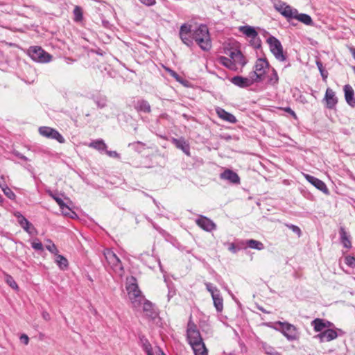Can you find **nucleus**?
Listing matches in <instances>:
<instances>
[{"label": "nucleus", "mask_w": 355, "mask_h": 355, "mask_svg": "<svg viewBox=\"0 0 355 355\" xmlns=\"http://www.w3.org/2000/svg\"><path fill=\"white\" fill-rule=\"evenodd\" d=\"M179 36L182 43L188 47H192L195 42L204 51H209L211 49V36L206 24H201L193 29L191 24L184 23L180 28Z\"/></svg>", "instance_id": "1"}, {"label": "nucleus", "mask_w": 355, "mask_h": 355, "mask_svg": "<svg viewBox=\"0 0 355 355\" xmlns=\"http://www.w3.org/2000/svg\"><path fill=\"white\" fill-rule=\"evenodd\" d=\"M125 288L132 306L139 307L144 300V296L139 288L136 277L131 276L127 278Z\"/></svg>", "instance_id": "2"}, {"label": "nucleus", "mask_w": 355, "mask_h": 355, "mask_svg": "<svg viewBox=\"0 0 355 355\" xmlns=\"http://www.w3.org/2000/svg\"><path fill=\"white\" fill-rule=\"evenodd\" d=\"M266 325L281 332L288 341L297 340L299 338L297 327L288 322L276 321L266 323Z\"/></svg>", "instance_id": "3"}, {"label": "nucleus", "mask_w": 355, "mask_h": 355, "mask_svg": "<svg viewBox=\"0 0 355 355\" xmlns=\"http://www.w3.org/2000/svg\"><path fill=\"white\" fill-rule=\"evenodd\" d=\"M186 336L187 340L190 345H196V343L203 342L200 331L193 321L191 315L187 323Z\"/></svg>", "instance_id": "4"}, {"label": "nucleus", "mask_w": 355, "mask_h": 355, "mask_svg": "<svg viewBox=\"0 0 355 355\" xmlns=\"http://www.w3.org/2000/svg\"><path fill=\"white\" fill-rule=\"evenodd\" d=\"M269 66L266 58H258L257 60L254 67V70L250 73L257 83L264 80L266 69L269 68Z\"/></svg>", "instance_id": "5"}, {"label": "nucleus", "mask_w": 355, "mask_h": 355, "mask_svg": "<svg viewBox=\"0 0 355 355\" xmlns=\"http://www.w3.org/2000/svg\"><path fill=\"white\" fill-rule=\"evenodd\" d=\"M207 291L211 294L214 306L218 313H221L223 310V298L219 289L210 282H205Z\"/></svg>", "instance_id": "6"}, {"label": "nucleus", "mask_w": 355, "mask_h": 355, "mask_svg": "<svg viewBox=\"0 0 355 355\" xmlns=\"http://www.w3.org/2000/svg\"><path fill=\"white\" fill-rule=\"evenodd\" d=\"M267 42L269 45L271 53L274 55L277 60L281 62L286 60L287 57L284 53L283 46L277 38L270 35L269 37H268Z\"/></svg>", "instance_id": "7"}, {"label": "nucleus", "mask_w": 355, "mask_h": 355, "mask_svg": "<svg viewBox=\"0 0 355 355\" xmlns=\"http://www.w3.org/2000/svg\"><path fill=\"white\" fill-rule=\"evenodd\" d=\"M31 58L37 62L46 63L51 61L52 56L40 46H31L28 49Z\"/></svg>", "instance_id": "8"}, {"label": "nucleus", "mask_w": 355, "mask_h": 355, "mask_svg": "<svg viewBox=\"0 0 355 355\" xmlns=\"http://www.w3.org/2000/svg\"><path fill=\"white\" fill-rule=\"evenodd\" d=\"M39 132L43 137L49 139H52L58 141L60 144L65 142V139L63 136L55 129L47 127L42 126L39 128Z\"/></svg>", "instance_id": "9"}, {"label": "nucleus", "mask_w": 355, "mask_h": 355, "mask_svg": "<svg viewBox=\"0 0 355 355\" xmlns=\"http://www.w3.org/2000/svg\"><path fill=\"white\" fill-rule=\"evenodd\" d=\"M230 81L232 84L241 88H246L252 85L254 83H257L250 73H249L248 77L240 76H234L231 78Z\"/></svg>", "instance_id": "10"}, {"label": "nucleus", "mask_w": 355, "mask_h": 355, "mask_svg": "<svg viewBox=\"0 0 355 355\" xmlns=\"http://www.w3.org/2000/svg\"><path fill=\"white\" fill-rule=\"evenodd\" d=\"M13 215L17 219V222L21 227L29 234H32L35 228L31 223H30L26 218H25L19 211H16Z\"/></svg>", "instance_id": "11"}, {"label": "nucleus", "mask_w": 355, "mask_h": 355, "mask_svg": "<svg viewBox=\"0 0 355 355\" xmlns=\"http://www.w3.org/2000/svg\"><path fill=\"white\" fill-rule=\"evenodd\" d=\"M196 223L207 232H211L216 228V224L210 218L202 215L199 216L196 220Z\"/></svg>", "instance_id": "12"}, {"label": "nucleus", "mask_w": 355, "mask_h": 355, "mask_svg": "<svg viewBox=\"0 0 355 355\" xmlns=\"http://www.w3.org/2000/svg\"><path fill=\"white\" fill-rule=\"evenodd\" d=\"M338 336V334L336 330L333 329H327L322 332L317 334L315 337L318 338L320 343L324 341L329 342L336 339Z\"/></svg>", "instance_id": "13"}, {"label": "nucleus", "mask_w": 355, "mask_h": 355, "mask_svg": "<svg viewBox=\"0 0 355 355\" xmlns=\"http://www.w3.org/2000/svg\"><path fill=\"white\" fill-rule=\"evenodd\" d=\"M305 178L309 182L313 184L318 190L322 191L324 193H329V189L327 185L321 180L309 174L305 175Z\"/></svg>", "instance_id": "14"}, {"label": "nucleus", "mask_w": 355, "mask_h": 355, "mask_svg": "<svg viewBox=\"0 0 355 355\" xmlns=\"http://www.w3.org/2000/svg\"><path fill=\"white\" fill-rule=\"evenodd\" d=\"M324 99L326 101L327 108L333 110L336 107L338 103V98L336 96V94L333 89L330 88L327 89Z\"/></svg>", "instance_id": "15"}, {"label": "nucleus", "mask_w": 355, "mask_h": 355, "mask_svg": "<svg viewBox=\"0 0 355 355\" xmlns=\"http://www.w3.org/2000/svg\"><path fill=\"white\" fill-rule=\"evenodd\" d=\"M345 99L346 103L351 107H355V94L352 87L350 85H345L343 87Z\"/></svg>", "instance_id": "16"}, {"label": "nucleus", "mask_w": 355, "mask_h": 355, "mask_svg": "<svg viewBox=\"0 0 355 355\" xmlns=\"http://www.w3.org/2000/svg\"><path fill=\"white\" fill-rule=\"evenodd\" d=\"M220 178L223 180H228L232 184L240 183V178L239 175L230 169H225L223 173H220Z\"/></svg>", "instance_id": "17"}, {"label": "nucleus", "mask_w": 355, "mask_h": 355, "mask_svg": "<svg viewBox=\"0 0 355 355\" xmlns=\"http://www.w3.org/2000/svg\"><path fill=\"white\" fill-rule=\"evenodd\" d=\"M340 241L344 248L350 249L352 247L351 242V236L348 232H346L343 226L339 228Z\"/></svg>", "instance_id": "18"}, {"label": "nucleus", "mask_w": 355, "mask_h": 355, "mask_svg": "<svg viewBox=\"0 0 355 355\" xmlns=\"http://www.w3.org/2000/svg\"><path fill=\"white\" fill-rule=\"evenodd\" d=\"M172 143L176 148L182 150L187 155L190 156V145L183 137L179 139L173 138Z\"/></svg>", "instance_id": "19"}, {"label": "nucleus", "mask_w": 355, "mask_h": 355, "mask_svg": "<svg viewBox=\"0 0 355 355\" xmlns=\"http://www.w3.org/2000/svg\"><path fill=\"white\" fill-rule=\"evenodd\" d=\"M134 107L138 112L149 114L151 112V106L145 99L137 100L134 105Z\"/></svg>", "instance_id": "20"}, {"label": "nucleus", "mask_w": 355, "mask_h": 355, "mask_svg": "<svg viewBox=\"0 0 355 355\" xmlns=\"http://www.w3.org/2000/svg\"><path fill=\"white\" fill-rule=\"evenodd\" d=\"M216 112L218 116L220 119H223V121H225L231 123H236L237 121L235 116H234L232 114L227 112L223 108L217 107L216 109Z\"/></svg>", "instance_id": "21"}, {"label": "nucleus", "mask_w": 355, "mask_h": 355, "mask_svg": "<svg viewBox=\"0 0 355 355\" xmlns=\"http://www.w3.org/2000/svg\"><path fill=\"white\" fill-rule=\"evenodd\" d=\"M112 271L120 277H123L125 272L121 260L114 253H112Z\"/></svg>", "instance_id": "22"}, {"label": "nucleus", "mask_w": 355, "mask_h": 355, "mask_svg": "<svg viewBox=\"0 0 355 355\" xmlns=\"http://www.w3.org/2000/svg\"><path fill=\"white\" fill-rule=\"evenodd\" d=\"M88 146L94 148L100 153L105 152L107 155L111 156V151L107 150V146L102 139L92 141L88 144Z\"/></svg>", "instance_id": "23"}, {"label": "nucleus", "mask_w": 355, "mask_h": 355, "mask_svg": "<svg viewBox=\"0 0 355 355\" xmlns=\"http://www.w3.org/2000/svg\"><path fill=\"white\" fill-rule=\"evenodd\" d=\"M143 311L146 316L153 319L156 317L157 313L155 310L154 305L149 300H143Z\"/></svg>", "instance_id": "24"}, {"label": "nucleus", "mask_w": 355, "mask_h": 355, "mask_svg": "<svg viewBox=\"0 0 355 355\" xmlns=\"http://www.w3.org/2000/svg\"><path fill=\"white\" fill-rule=\"evenodd\" d=\"M194 355H208V349H207L204 342L198 343L196 345H191Z\"/></svg>", "instance_id": "25"}, {"label": "nucleus", "mask_w": 355, "mask_h": 355, "mask_svg": "<svg viewBox=\"0 0 355 355\" xmlns=\"http://www.w3.org/2000/svg\"><path fill=\"white\" fill-rule=\"evenodd\" d=\"M297 10L293 8L291 6L287 5L284 8V11L282 12V15L287 19L288 21H291V19H295V15H297Z\"/></svg>", "instance_id": "26"}, {"label": "nucleus", "mask_w": 355, "mask_h": 355, "mask_svg": "<svg viewBox=\"0 0 355 355\" xmlns=\"http://www.w3.org/2000/svg\"><path fill=\"white\" fill-rule=\"evenodd\" d=\"M297 10L293 8L291 6L287 5L284 8V11L282 12V15L287 19L288 21H291V19H295V15H297Z\"/></svg>", "instance_id": "27"}, {"label": "nucleus", "mask_w": 355, "mask_h": 355, "mask_svg": "<svg viewBox=\"0 0 355 355\" xmlns=\"http://www.w3.org/2000/svg\"><path fill=\"white\" fill-rule=\"evenodd\" d=\"M218 62L223 65L224 67H227V69L230 70H235L236 69V66L231 59L225 57V56H219L217 58Z\"/></svg>", "instance_id": "28"}, {"label": "nucleus", "mask_w": 355, "mask_h": 355, "mask_svg": "<svg viewBox=\"0 0 355 355\" xmlns=\"http://www.w3.org/2000/svg\"><path fill=\"white\" fill-rule=\"evenodd\" d=\"M239 30L241 33H242L248 37L257 36L258 33L252 26L248 25L242 26L239 28Z\"/></svg>", "instance_id": "29"}, {"label": "nucleus", "mask_w": 355, "mask_h": 355, "mask_svg": "<svg viewBox=\"0 0 355 355\" xmlns=\"http://www.w3.org/2000/svg\"><path fill=\"white\" fill-rule=\"evenodd\" d=\"M311 324L315 332L321 333L324 331L325 325L324 319L315 318L311 321Z\"/></svg>", "instance_id": "30"}, {"label": "nucleus", "mask_w": 355, "mask_h": 355, "mask_svg": "<svg viewBox=\"0 0 355 355\" xmlns=\"http://www.w3.org/2000/svg\"><path fill=\"white\" fill-rule=\"evenodd\" d=\"M55 256V261L59 268L62 270H67L69 266L68 260L61 254H58Z\"/></svg>", "instance_id": "31"}, {"label": "nucleus", "mask_w": 355, "mask_h": 355, "mask_svg": "<svg viewBox=\"0 0 355 355\" xmlns=\"http://www.w3.org/2000/svg\"><path fill=\"white\" fill-rule=\"evenodd\" d=\"M245 244L250 248L261 250L264 248V245L259 241L248 239L245 241Z\"/></svg>", "instance_id": "32"}, {"label": "nucleus", "mask_w": 355, "mask_h": 355, "mask_svg": "<svg viewBox=\"0 0 355 355\" xmlns=\"http://www.w3.org/2000/svg\"><path fill=\"white\" fill-rule=\"evenodd\" d=\"M295 19L306 25H312L313 24L311 16L305 13H298L297 12V15H295Z\"/></svg>", "instance_id": "33"}, {"label": "nucleus", "mask_w": 355, "mask_h": 355, "mask_svg": "<svg viewBox=\"0 0 355 355\" xmlns=\"http://www.w3.org/2000/svg\"><path fill=\"white\" fill-rule=\"evenodd\" d=\"M73 21L76 22H81L83 19V8L79 6H76L73 11Z\"/></svg>", "instance_id": "34"}, {"label": "nucleus", "mask_w": 355, "mask_h": 355, "mask_svg": "<svg viewBox=\"0 0 355 355\" xmlns=\"http://www.w3.org/2000/svg\"><path fill=\"white\" fill-rule=\"evenodd\" d=\"M139 340L141 343L142 349L145 351L146 354L153 352V347L151 344L144 336H140Z\"/></svg>", "instance_id": "35"}, {"label": "nucleus", "mask_w": 355, "mask_h": 355, "mask_svg": "<svg viewBox=\"0 0 355 355\" xmlns=\"http://www.w3.org/2000/svg\"><path fill=\"white\" fill-rule=\"evenodd\" d=\"M49 195H50L51 197H52V198L53 200H55V201L58 203V205H59L60 208L62 211H64V209H67L71 211L70 208L64 203V202L63 201V200L61 198H60L59 196H58L55 194H53L52 192H50Z\"/></svg>", "instance_id": "36"}, {"label": "nucleus", "mask_w": 355, "mask_h": 355, "mask_svg": "<svg viewBox=\"0 0 355 355\" xmlns=\"http://www.w3.org/2000/svg\"><path fill=\"white\" fill-rule=\"evenodd\" d=\"M237 56L234 58L235 64H239L241 67H244L247 64V60L241 51H236Z\"/></svg>", "instance_id": "37"}, {"label": "nucleus", "mask_w": 355, "mask_h": 355, "mask_svg": "<svg viewBox=\"0 0 355 355\" xmlns=\"http://www.w3.org/2000/svg\"><path fill=\"white\" fill-rule=\"evenodd\" d=\"M5 280L6 282L14 290L17 291L19 289V286L17 282L15 281L14 278L11 275L6 274Z\"/></svg>", "instance_id": "38"}, {"label": "nucleus", "mask_w": 355, "mask_h": 355, "mask_svg": "<svg viewBox=\"0 0 355 355\" xmlns=\"http://www.w3.org/2000/svg\"><path fill=\"white\" fill-rule=\"evenodd\" d=\"M135 151L141 153L146 148V144L141 141H135L129 144Z\"/></svg>", "instance_id": "39"}, {"label": "nucleus", "mask_w": 355, "mask_h": 355, "mask_svg": "<svg viewBox=\"0 0 355 355\" xmlns=\"http://www.w3.org/2000/svg\"><path fill=\"white\" fill-rule=\"evenodd\" d=\"M250 44L255 49H258L261 46V40L259 35L250 37Z\"/></svg>", "instance_id": "40"}, {"label": "nucleus", "mask_w": 355, "mask_h": 355, "mask_svg": "<svg viewBox=\"0 0 355 355\" xmlns=\"http://www.w3.org/2000/svg\"><path fill=\"white\" fill-rule=\"evenodd\" d=\"M268 82L270 85H275L279 82V76L278 74L275 69H272V74L269 77Z\"/></svg>", "instance_id": "41"}, {"label": "nucleus", "mask_w": 355, "mask_h": 355, "mask_svg": "<svg viewBox=\"0 0 355 355\" xmlns=\"http://www.w3.org/2000/svg\"><path fill=\"white\" fill-rule=\"evenodd\" d=\"M316 65L318 67V69L321 74V76L322 77L323 80H326L328 76V72L324 69L323 67L322 63L320 60L316 61Z\"/></svg>", "instance_id": "42"}, {"label": "nucleus", "mask_w": 355, "mask_h": 355, "mask_svg": "<svg viewBox=\"0 0 355 355\" xmlns=\"http://www.w3.org/2000/svg\"><path fill=\"white\" fill-rule=\"evenodd\" d=\"M31 247L36 251H43L44 246L38 239H35L31 242Z\"/></svg>", "instance_id": "43"}, {"label": "nucleus", "mask_w": 355, "mask_h": 355, "mask_svg": "<svg viewBox=\"0 0 355 355\" xmlns=\"http://www.w3.org/2000/svg\"><path fill=\"white\" fill-rule=\"evenodd\" d=\"M345 263L351 268H355V257L352 255L345 257Z\"/></svg>", "instance_id": "44"}, {"label": "nucleus", "mask_w": 355, "mask_h": 355, "mask_svg": "<svg viewBox=\"0 0 355 355\" xmlns=\"http://www.w3.org/2000/svg\"><path fill=\"white\" fill-rule=\"evenodd\" d=\"M285 225L288 229L291 230L295 234H296L298 237H300L302 236V231L298 226L293 225V224H288V223H286Z\"/></svg>", "instance_id": "45"}, {"label": "nucleus", "mask_w": 355, "mask_h": 355, "mask_svg": "<svg viewBox=\"0 0 355 355\" xmlns=\"http://www.w3.org/2000/svg\"><path fill=\"white\" fill-rule=\"evenodd\" d=\"M49 244L46 245V248L52 254L55 255L58 254V250L55 245L51 241H49Z\"/></svg>", "instance_id": "46"}, {"label": "nucleus", "mask_w": 355, "mask_h": 355, "mask_svg": "<svg viewBox=\"0 0 355 355\" xmlns=\"http://www.w3.org/2000/svg\"><path fill=\"white\" fill-rule=\"evenodd\" d=\"M4 194L10 199L13 200L15 198L16 196L15 193L8 187H6L3 189Z\"/></svg>", "instance_id": "47"}, {"label": "nucleus", "mask_w": 355, "mask_h": 355, "mask_svg": "<svg viewBox=\"0 0 355 355\" xmlns=\"http://www.w3.org/2000/svg\"><path fill=\"white\" fill-rule=\"evenodd\" d=\"M166 71L168 72V73L174 78L177 81L182 83V78L178 74L177 72H175L174 70L171 69L169 68L166 69Z\"/></svg>", "instance_id": "48"}, {"label": "nucleus", "mask_w": 355, "mask_h": 355, "mask_svg": "<svg viewBox=\"0 0 355 355\" xmlns=\"http://www.w3.org/2000/svg\"><path fill=\"white\" fill-rule=\"evenodd\" d=\"M287 6V4L286 3H282L279 5H275V8L276 10H277L279 13L282 14V12L284 11V8Z\"/></svg>", "instance_id": "49"}, {"label": "nucleus", "mask_w": 355, "mask_h": 355, "mask_svg": "<svg viewBox=\"0 0 355 355\" xmlns=\"http://www.w3.org/2000/svg\"><path fill=\"white\" fill-rule=\"evenodd\" d=\"M139 1L141 3H142L143 4L148 6H151L156 3V0H139Z\"/></svg>", "instance_id": "50"}, {"label": "nucleus", "mask_w": 355, "mask_h": 355, "mask_svg": "<svg viewBox=\"0 0 355 355\" xmlns=\"http://www.w3.org/2000/svg\"><path fill=\"white\" fill-rule=\"evenodd\" d=\"M20 340L21 343H23L24 345H28L29 342V338L26 334H21L20 338Z\"/></svg>", "instance_id": "51"}, {"label": "nucleus", "mask_w": 355, "mask_h": 355, "mask_svg": "<svg viewBox=\"0 0 355 355\" xmlns=\"http://www.w3.org/2000/svg\"><path fill=\"white\" fill-rule=\"evenodd\" d=\"M284 110L286 112L291 114L294 119H297V115H296L295 112L290 107H284Z\"/></svg>", "instance_id": "52"}, {"label": "nucleus", "mask_w": 355, "mask_h": 355, "mask_svg": "<svg viewBox=\"0 0 355 355\" xmlns=\"http://www.w3.org/2000/svg\"><path fill=\"white\" fill-rule=\"evenodd\" d=\"M228 249L230 251L232 252L233 253H236L239 250V248H238L234 243H231L229 244Z\"/></svg>", "instance_id": "53"}, {"label": "nucleus", "mask_w": 355, "mask_h": 355, "mask_svg": "<svg viewBox=\"0 0 355 355\" xmlns=\"http://www.w3.org/2000/svg\"><path fill=\"white\" fill-rule=\"evenodd\" d=\"M13 153L16 157H19L21 159H23L24 161L28 160L27 157L24 156V155H22L21 153H19L18 151H15Z\"/></svg>", "instance_id": "54"}, {"label": "nucleus", "mask_w": 355, "mask_h": 355, "mask_svg": "<svg viewBox=\"0 0 355 355\" xmlns=\"http://www.w3.org/2000/svg\"><path fill=\"white\" fill-rule=\"evenodd\" d=\"M238 51V49H234V51L230 52L229 56L230 57V59H231L232 61H234V58L237 56L236 51Z\"/></svg>", "instance_id": "55"}, {"label": "nucleus", "mask_w": 355, "mask_h": 355, "mask_svg": "<svg viewBox=\"0 0 355 355\" xmlns=\"http://www.w3.org/2000/svg\"><path fill=\"white\" fill-rule=\"evenodd\" d=\"M42 315V318L46 321H49L51 319L49 313L46 311H43Z\"/></svg>", "instance_id": "56"}, {"label": "nucleus", "mask_w": 355, "mask_h": 355, "mask_svg": "<svg viewBox=\"0 0 355 355\" xmlns=\"http://www.w3.org/2000/svg\"><path fill=\"white\" fill-rule=\"evenodd\" d=\"M324 325L325 329H331V327L334 326V324L330 321L324 320Z\"/></svg>", "instance_id": "57"}, {"label": "nucleus", "mask_w": 355, "mask_h": 355, "mask_svg": "<svg viewBox=\"0 0 355 355\" xmlns=\"http://www.w3.org/2000/svg\"><path fill=\"white\" fill-rule=\"evenodd\" d=\"M96 103L99 107H103L105 105V102L104 100L96 101Z\"/></svg>", "instance_id": "58"}, {"label": "nucleus", "mask_w": 355, "mask_h": 355, "mask_svg": "<svg viewBox=\"0 0 355 355\" xmlns=\"http://www.w3.org/2000/svg\"><path fill=\"white\" fill-rule=\"evenodd\" d=\"M268 355H281V354L277 351L271 350L270 352H267Z\"/></svg>", "instance_id": "59"}, {"label": "nucleus", "mask_w": 355, "mask_h": 355, "mask_svg": "<svg viewBox=\"0 0 355 355\" xmlns=\"http://www.w3.org/2000/svg\"><path fill=\"white\" fill-rule=\"evenodd\" d=\"M349 51H350V53H352L353 58L355 60V48L354 47L349 48Z\"/></svg>", "instance_id": "60"}, {"label": "nucleus", "mask_w": 355, "mask_h": 355, "mask_svg": "<svg viewBox=\"0 0 355 355\" xmlns=\"http://www.w3.org/2000/svg\"><path fill=\"white\" fill-rule=\"evenodd\" d=\"M110 252H111V251H110V250H109V249H106V250H105V252H104V256H105V257L106 259H107V255H109V254H110Z\"/></svg>", "instance_id": "61"}, {"label": "nucleus", "mask_w": 355, "mask_h": 355, "mask_svg": "<svg viewBox=\"0 0 355 355\" xmlns=\"http://www.w3.org/2000/svg\"><path fill=\"white\" fill-rule=\"evenodd\" d=\"M259 309L263 312V313H270V311H266V309H264L263 307H259Z\"/></svg>", "instance_id": "62"}, {"label": "nucleus", "mask_w": 355, "mask_h": 355, "mask_svg": "<svg viewBox=\"0 0 355 355\" xmlns=\"http://www.w3.org/2000/svg\"><path fill=\"white\" fill-rule=\"evenodd\" d=\"M119 157V154L116 151H113L112 150V157H117L118 158Z\"/></svg>", "instance_id": "63"}, {"label": "nucleus", "mask_w": 355, "mask_h": 355, "mask_svg": "<svg viewBox=\"0 0 355 355\" xmlns=\"http://www.w3.org/2000/svg\"><path fill=\"white\" fill-rule=\"evenodd\" d=\"M146 354H147V355H153V352H151L147 353Z\"/></svg>", "instance_id": "64"}]
</instances>
